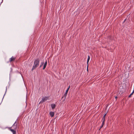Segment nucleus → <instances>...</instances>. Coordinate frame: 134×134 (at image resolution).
I'll list each match as a JSON object with an SVG mask.
<instances>
[{"label":"nucleus","instance_id":"nucleus-1","mask_svg":"<svg viewBox=\"0 0 134 134\" xmlns=\"http://www.w3.org/2000/svg\"><path fill=\"white\" fill-rule=\"evenodd\" d=\"M39 58H37L35 60L34 65L33 66L32 69L31 70L32 71L34 70L35 69L38 67L39 65Z\"/></svg>","mask_w":134,"mask_h":134},{"label":"nucleus","instance_id":"nucleus-2","mask_svg":"<svg viewBox=\"0 0 134 134\" xmlns=\"http://www.w3.org/2000/svg\"><path fill=\"white\" fill-rule=\"evenodd\" d=\"M49 98V97L48 96H46L43 97L41 101L39 103H42L45 101H46Z\"/></svg>","mask_w":134,"mask_h":134},{"label":"nucleus","instance_id":"nucleus-3","mask_svg":"<svg viewBox=\"0 0 134 134\" xmlns=\"http://www.w3.org/2000/svg\"><path fill=\"white\" fill-rule=\"evenodd\" d=\"M11 127L13 128V129L16 130L17 129L18 127V123L16 121H15Z\"/></svg>","mask_w":134,"mask_h":134},{"label":"nucleus","instance_id":"nucleus-4","mask_svg":"<svg viewBox=\"0 0 134 134\" xmlns=\"http://www.w3.org/2000/svg\"><path fill=\"white\" fill-rule=\"evenodd\" d=\"M8 129L11 131L13 133V134H16V131L15 130L13 129H12V127L8 128Z\"/></svg>","mask_w":134,"mask_h":134},{"label":"nucleus","instance_id":"nucleus-5","mask_svg":"<svg viewBox=\"0 0 134 134\" xmlns=\"http://www.w3.org/2000/svg\"><path fill=\"white\" fill-rule=\"evenodd\" d=\"M15 59L16 58L15 57L12 56L10 59L9 61L10 62H11L12 61H14L15 60Z\"/></svg>","mask_w":134,"mask_h":134},{"label":"nucleus","instance_id":"nucleus-6","mask_svg":"<svg viewBox=\"0 0 134 134\" xmlns=\"http://www.w3.org/2000/svg\"><path fill=\"white\" fill-rule=\"evenodd\" d=\"M49 114L51 117H53L54 115V113L53 112L51 111L49 113Z\"/></svg>","mask_w":134,"mask_h":134},{"label":"nucleus","instance_id":"nucleus-7","mask_svg":"<svg viewBox=\"0 0 134 134\" xmlns=\"http://www.w3.org/2000/svg\"><path fill=\"white\" fill-rule=\"evenodd\" d=\"M51 106L52 108V109H54L56 107V105L55 104H51Z\"/></svg>","mask_w":134,"mask_h":134},{"label":"nucleus","instance_id":"nucleus-8","mask_svg":"<svg viewBox=\"0 0 134 134\" xmlns=\"http://www.w3.org/2000/svg\"><path fill=\"white\" fill-rule=\"evenodd\" d=\"M67 93H65L64 95V96H64V99L63 100V101L64 102L65 99H66V96H67Z\"/></svg>","mask_w":134,"mask_h":134},{"label":"nucleus","instance_id":"nucleus-9","mask_svg":"<svg viewBox=\"0 0 134 134\" xmlns=\"http://www.w3.org/2000/svg\"><path fill=\"white\" fill-rule=\"evenodd\" d=\"M90 59V57L89 55H88V58L87 59V64H88V62H89V61Z\"/></svg>","mask_w":134,"mask_h":134},{"label":"nucleus","instance_id":"nucleus-10","mask_svg":"<svg viewBox=\"0 0 134 134\" xmlns=\"http://www.w3.org/2000/svg\"><path fill=\"white\" fill-rule=\"evenodd\" d=\"M104 124V123H103L102 122V125L101 126H100V128L99 129V130H100V129L103 127Z\"/></svg>","mask_w":134,"mask_h":134},{"label":"nucleus","instance_id":"nucleus-11","mask_svg":"<svg viewBox=\"0 0 134 134\" xmlns=\"http://www.w3.org/2000/svg\"><path fill=\"white\" fill-rule=\"evenodd\" d=\"M105 120V119L103 118L102 119V122L104 123Z\"/></svg>","mask_w":134,"mask_h":134},{"label":"nucleus","instance_id":"nucleus-12","mask_svg":"<svg viewBox=\"0 0 134 134\" xmlns=\"http://www.w3.org/2000/svg\"><path fill=\"white\" fill-rule=\"evenodd\" d=\"M70 87V86H69V87L66 90V92H65V93H67H67H68V90H69V89Z\"/></svg>","mask_w":134,"mask_h":134},{"label":"nucleus","instance_id":"nucleus-13","mask_svg":"<svg viewBox=\"0 0 134 134\" xmlns=\"http://www.w3.org/2000/svg\"><path fill=\"white\" fill-rule=\"evenodd\" d=\"M44 64L43 62H41V65L40 66V68L42 66L43 64Z\"/></svg>","mask_w":134,"mask_h":134},{"label":"nucleus","instance_id":"nucleus-14","mask_svg":"<svg viewBox=\"0 0 134 134\" xmlns=\"http://www.w3.org/2000/svg\"><path fill=\"white\" fill-rule=\"evenodd\" d=\"M134 93V92H132V93L128 97L129 98H130V97H131V96L133 94V93Z\"/></svg>","mask_w":134,"mask_h":134},{"label":"nucleus","instance_id":"nucleus-15","mask_svg":"<svg viewBox=\"0 0 134 134\" xmlns=\"http://www.w3.org/2000/svg\"><path fill=\"white\" fill-rule=\"evenodd\" d=\"M47 61L46 60L45 62L44 63V65H47Z\"/></svg>","mask_w":134,"mask_h":134},{"label":"nucleus","instance_id":"nucleus-16","mask_svg":"<svg viewBox=\"0 0 134 134\" xmlns=\"http://www.w3.org/2000/svg\"><path fill=\"white\" fill-rule=\"evenodd\" d=\"M46 65H44L43 67V70H44L46 68Z\"/></svg>","mask_w":134,"mask_h":134},{"label":"nucleus","instance_id":"nucleus-17","mask_svg":"<svg viewBox=\"0 0 134 134\" xmlns=\"http://www.w3.org/2000/svg\"><path fill=\"white\" fill-rule=\"evenodd\" d=\"M106 113L104 115L103 117V118H105V116H106Z\"/></svg>","mask_w":134,"mask_h":134},{"label":"nucleus","instance_id":"nucleus-18","mask_svg":"<svg viewBox=\"0 0 134 134\" xmlns=\"http://www.w3.org/2000/svg\"><path fill=\"white\" fill-rule=\"evenodd\" d=\"M108 38L110 40H111L112 39L111 36H109Z\"/></svg>","mask_w":134,"mask_h":134},{"label":"nucleus","instance_id":"nucleus-19","mask_svg":"<svg viewBox=\"0 0 134 134\" xmlns=\"http://www.w3.org/2000/svg\"><path fill=\"white\" fill-rule=\"evenodd\" d=\"M64 96H63L62 97V99L63 101V100L64 99Z\"/></svg>","mask_w":134,"mask_h":134},{"label":"nucleus","instance_id":"nucleus-20","mask_svg":"<svg viewBox=\"0 0 134 134\" xmlns=\"http://www.w3.org/2000/svg\"><path fill=\"white\" fill-rule=\"evenodd\" d=\"M88 64H87V71H88Z\"/></svg>","mask_w":134,"mask_h":134},{"label":"nucleus","instance_id":"nucleus-21","mask_svg":"<svg viewBox=\"0 0 134 134\" xmlns=\"http://www.w3.org/2000/svg\"><path fill=\"white\" fill-rule=\"evenodd\" d=\"M126 20V19H125L124 20V21L123 22V23Z\"/></svg>","mask_w":134,"mask_h":134},{"label":"nucleus","instance_id":"nucleus-22","mask_svg":"<svg viewBox=\"0 0 134 134\" xmlns=\"http://www.w3.org/2000/svg\"><path fill=\"white\" fill-rule=\"evenodd\" d=\"M115 98L116 99V98H117V97L116 96L115 97Z\"/></svg>","mask_w":134,"mask_h":134}]
</instances>
